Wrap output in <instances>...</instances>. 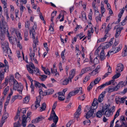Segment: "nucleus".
Segmentation results:
<instances>
[{
  "label": "nucleus",
  "mask_w": 127,
  "mask_h": 127,
  "mask_svg": "<svg viewBox=\"0 0 127 127\" xmlns=\"http://www.w3.org/2000/svg\"><path fill=\"white\" fill-rule=\"evenodd\" d=\"M4 63L5 64L4 65V67H5V68L4 69V72H8V71L9 67L8 62L6 59H4Z\"/></svg>",
  "instance_id": "21"
},
{
  "label": "nucleus",
  "mask_w": 127,
  "mask_h": 127,
  "mask_svg": "<svg viewBox=\"0 0 127 127\" xmlns=\"http://www.w3.org/2000/svg\"><path fill=\"white\" fill-rule=\"evenodd\" d=\"M127 55V47H126V49L124 50L122 53V56L123 57Z\"/></svg>",
  "instance_id": "49"
},
{
  "label": "nucleus",
  "mask_w": 127,
  "mask_h": 127,
  "mask_svg": "<svg viewBox=\"0 0 127 127\" xmlns=\"http://www.w3.org/2000/svg\"><path fill=\"white\" fill-rule=\"evenodd\" d=\"M23 87L22 85H20L18 87L17 91L19 92L20 94H22V92L23 90Z\"/></svg>",
  "instance_id": "37"
},
{
  "label": "nucleus",
  "mask_w": 127,
  "mask_h": 127,
  "mask_svg": "<svg viewBox=\"0 0 127 127\" xmlns=\"http://www.w3.org/2000/svg\"><path fill=\"white\" fill-rule=\"evenodd\" d=\"M33 82H34V85L35 87L38 88L40 87L41 86V84L35 80H33Z\"/></svg>",
  "instance_id": "44"
},
{
  "label": "nucleus",
  "mask_w": 127,
  "mask_h": 127,
  "mask_svg": "<svg viewBox=\"0 0 127 127\" xmlns=\"http://www.w3.org/2000/svg\"><path fill=\"white\" fill-rule=\"evenodd\" d=\"M123 27L117 28L116 29V33L115 35V36L116 38H117L120 35L121 31L123 30Z\"/></svg>",
  "instance_id": "15"
},
{
  "label": "nucleus",
  "mask_w": 127,
  "mask_h": 127,
  "mask_svg": "<svg viewBox=\"0 0 127 127\" xmlns=\"http://www.w3.org/2000/svg\"><path fill=\"white\" fill-rule=\"evenodd\" d=\"M20 111L18 110L17 112L16 115L14 118V120L15 121H16L17 120L18 118V117H19L20 115Z\"/></svg>",
  "instance_id": "56"
},
{
  "label": "nucleus",
  "mask_w": 127,
  "mask_h": 127,
  "mask_svg": "<svg viewBox=\"0 0 127 127\" xmlns=\"http://www.w3.org/2000/svg\"><path fill=\"white\" fill-rule=\"evenodd\" d=\"M115 53V51H114V50H111L109 51L107 53V54L106 55L107 56H108V57H109V56L110 55L113 54Z\"/></svg>",
  "instance_id": "45"
},
{
  "label": "nucleus",
  "mask_w": 127,
  "mask_h": 127,
  "mask_svg": "<svg viewBox=\"0 0 127 127\" xmlns=\"http://www.w3.org/2000/svg\"><path fill=\"white\" fill-rule=\"evenodd\" d=\"M103 113L102 110H100L98 111L96 113V116L97 117L99 118H101L102 116Z\"/></svg>",
  "instance_id": "39"
},
{
  "label": "nucleus",
  "mask_w": 127,
  "mask_h": 127,
  "mask_svg": "<svg viewBox=\"0 0 127 127\" xmlns=\"http://www.w3.org/2000/svg\"><path fill=\"white\" fill-rule=\"evenodd\" d=\"M15 32L18 37H19V38L22 39L21 36V34L19 32L17 31H15Z\"/></svg>",
  "instance_id": "62"
},
{
  "label": "nucleus",
  "mask_w": 127,
  "mask_h": 127,
  "mask_svg": "<svg viewBox=\"0 0 127 127\" xmlns=\"http://www.w3.org/2000/svg\"><path fill=\"white\" fill-rule=\"evenodd\" d=\"M101 80V78L100 77H97L94 80L93 83H94L95 85L98 83Z\"/></svg>",
  "instance_id": "40"
},
{
  "label": "nucleus",
  "mask_w": 127,
  "mask_h": 127,
  "mask_svg": "<svg viewBox=\"0 0 127 127\" xmlns=\"http://www.w3.org/2000/svg\"><path fill=\"white\" fill-rule=\"evenodd\" d=\"M54 90L52 89H48V90L45 91L44 93L46 94V95H51L53 94L54 92Z\"/></svg>",
  "instance_id": "30"
},
{
  "label": "nucleus",
  "mask_w": 127,
  "mask_h": 127,
  "mask_svg": "<svg viewBox=\"0 0 127 127\" xmlns=\"http://www.w3.org/2000/svg\"><path fill=\"white\" fill-rule=\"evenodd\" d=\"M82 15L83 20V21L86 20L87 18L86 16V14L83 11L82 12Z\"/></svg>",
  "instance_id": "42"
},
{
  "label": "nucleus",
  "mask_w": 127,
  "mask_h": 127,
  "mask_svg": "<svg viewBox=\"0 0 127 127\" xmlns=\"http://www.w3.org/2000/svg\"><path fill=\"white\" fill-rule=\"evenodd\" d=\"M101 15H103V13L105 12V9L104 8L103 5L101 6Z\"/></svg>",
  "instance_id": "61"
},
{
  "label": "nucleus",
  "mask_w": 127,
  "mask_h": 127,
  "mask_svg": "<svg viewBox=\"0 0 127 127\" xmlns=\"http://www.w3.org/2000/svg\"><path fill=\"white\" fill-rule=\"evenodd\" d=\"M44 118L41 116H40L36 118L33 120L32 121V123H36L39 122V121L44 119Z\"/></svg>",
  "instance_id": "12"
},
{
  "label": "nucleus",
  "mask_w": 127,
  "mask_h": 127,
  "mask_svg": "<svg viewBox=\"0 0 127 127\" xmlns=\"http://www.w3.org/2000/svg\"><path fill=\"white\" fill-rule=\"evenodd\" d=\"M27 76L28 77V79L30 80V81L31 82V84L30 87L32 89L31 92L33 94L34 93V87L33 85V80H32V78L28 74H27Z\"/></svg>",
  "instance_id": "7"
},
{
  "label": "nucleus",
  "mask_w": 127,
  "mask_h": 127,
  "mask_svg": "<svg viewBox=\"0 0 127 127\" xmlns=\"http://www.w3.org/2000/svg\"><path fill=\"white\" fill-rule=\"evenodd\" d=\"M30 99V97L29 96H27L25 97L23 100V101L25 103H27L29 101Z\"/></svg>",
  "instance_id": "50"
},
{
  "label": "nucleus",
  "mask_w": 127,
  "mask_h": 127,
  "mask_svg": "<svg viewBox=\"0 0 127 127\" xmlns=\"http://www.w3.org/2000/svg\"><path fill=\"white\" fill-rule=\"evenodd\" d=\"M8 79L9 78L8 77H7L5 78V82L2 84L3 85H4V84H5V86H6L8 83Z\"/></svg>",
  "instance_id": "54"
},
{
  "label": "nucleus",
  "mask_w": 127,
  "mask_h": 127,
  "mask_svg": "<svg viewBox=\"0 0 127 127\" xmlns=\"http://www.w3.org/2000/svg\"><path fill=\"white\" fill-rule=\"evenodd\" d=\"M104 53V50L102 49L100 53V57H100V59L101 61L104 60L105 59V56Z\"/></svg>",
  "instance_id": "22"
},
{
  "label": "nucleus",
  "mask_w": 127,
  "mask_h": 127,
  "mask_svg": "<svg viewBox=\"0 0 127 127\" xmlns=\"http://www.w3.org/2000/svg\"><path fill=\"white\" fill-rule=\"evenodd\" d=\"M82 90V87H80L77 88V89L76 90L74 91L75 94L78 93V92Z\"/></svg>",
  "instance_id": "51"
},
{
  "label": "nucleus",
  "mask_w": 127,
  "mask_h": 127,
  "mask_svg": "<svg viewBox=\"0 0 127 127\" xmlns=\"http://www.w3.org/2000/svg\"><path fill=\"white\" fill-rule=\"evenodd\" d=\"M30 66L32 69L34 68L35 67L32 62H30L29 64H27L26 65L27 69L29 72L33 75V70L30 68Z\"/></svg>",
  "instance_id": "3"
},
{
  "label": "nucleus",
  "mask_w": 127,
  "mask_h": 127,
  "mask_svg": "<svg viewBox=\"0 0 127 127\" xmlns=\"http://www.w3.org/2000/svg\"><path fill=\"white\" fill-rule=\"evenodd\" d=\"M81 107L80 105L79 106L76 112L74 114V117L77 118H78L81 113Z\"/></svg>",
  "instance_id": "6"
},
{
  "label": "nucleus",
  "mask_w": 127,
  "mask_h": 127,
  "mask_svg": "<svg viewBox=\"0 0 127 127\" xmlns=\"http://www.w3.org/2000/svg\"><path fill=\"white\" fill-rule=\"evenodd\" d=\"M30 22L28 20L26 21L25 24V27L26 28H29L30 27Z\"/></svg>",
  "instance_id": "52"
},
{
  "label": "nucleus",
  "mask_w": 127,
  "mask_h": 127,
  "mask_svg": "<svg viewBox=\"0 0 127 127\" xmlns=\"http://www.w3.org/2000/svg\"><path fill=\"white\" fill-rule=\"evenodd\" d=\"M9 87L7 86L6 87L4 90L3 92V94L4 95H6L7 94V92L9 90Z\"/></svg>",
  "instance_id": "58"
},
{
  "label": "nucleus",
  "mask_w": 127,
  "mask_h": 127,
  "mask_svg": "<svg viewBox=\"0 0 127 127\" xmlns=\"http://www.w3.org/2000/svg\"><path fill=\"white\" fill-rule=\"evenodd\" d=\"M90 76H87L84 79L83 81L84 83V82H86L90 79Z\"/></svg>",
  "instance_id": "60"
},
{
  "label": "nucleus",
  "mask_w": 127,
  "mask_h": 127,
  "mask_svg": "<svg viewBox=\"0 0 127 127\" xmlns=\"http://www.w3.org/2000/svg\"><path fill=\"white\" fill-rule=\"evenodd\" d=\"M90 110L86 114V118L88 119L91 117L93 115L95 109H91V107Z\"/></svg>",
  "instance_id": "13"
},
{
  "label": "nucleus",
  "mask_w": 127,
  "mask_h": 127,
  "mask_svg": "<svg viewBox=\"0 0 127 127\" xmlns=\"http://www.w3.org/2000/svg\"><path fill=\"white\" fill-rule=\"evenodd\" d=\"M106 39V37H104L103 38L99 39L97 41V42H103L105 41Z\"/></svg>",
  "instance_id": "63"
},
{
  "label": "nucleus",
  "mask_w": 127,
  "mask_h": 127,
  "mask_svg": "<svg viewBox=\"0 0 127 127\" xmlns=\"http://www.w3.org/2000/svg\"><path fill=\"white\" fill-rule=\"evenodd\" d=\"M8 117V113H6V112H4L3 115L2 117L5 119H6Z\"/></svg>",
  "instance_id": "64"
},
{
  "label": "nucleus",
  "mask_w": 127,
  "mask_h": 127,
  "mask_svg": "<svg viewBox=\"0 0 127 127\" xmlns=\"http://www.w3.org/2000/svg\"><path fill=\"white\" fill-rule=\"evenodd\" d=\"M120 109H119L116 112V113L115 115L114 118L113 120H112L110 122V123H114V121L115 119L119 115V113L120 112Z\"/></svg>",
  "instance_id": "23"
},
{
  "label": "nucleus",
  "mask_w": 127,
  "mask_h": 127,
  "mask_svg": "<svg viewBox=\"0 0 127 127\" xmlns=\"http://www.w3.org/2000/svg\"><path fill=\"white\" fill-rule=\"evenodd\" d=\"M116 72L117 73L112 77L113 79L111 80H114V81L113 82H111V83H113L115 81V79L118 78L121 75V74L119 72H117V71H116Z\"/></svg>",
  "instance_id": "29"
},
{
  "label": "nucleus",
  "mask_w": 127,
  "mask_h": 127,
  "mask_svg": "<svg viewBox=\"0 0 127 127\" xmlns=\"http://www.w3.org/2000/svg\"><path fill=\"white\" fill-rule=\"evenodd\" d=\"M3 40L1 41V47L2 49H5L9 48L8 43L7 41H5L3 42Z\"/></svg>",
  "instance_id": "11"
},
{
  "label": "nucleus",
  "mask_w": 127,
  "mask_h": 127,
  "mask_svg": "<svg viewBox=\"0 0 127 127\" xmlns=\"http://www.w3.org/2000/svg\"><path fill=\"white\" fill-rule=\"evenodd\" d=\"M30 34H32V38L34 39L35 35V30L33 28H32V29L30 31Z\"/></svg>",
  "instance_id": "36"
},
{
  "label": "nucleus",
  "mask_w": 127,
  "mask_h": 127,
  "mask_svg": "<svg viewBox=\"0 0 127 127\" xmlns=\"http://www.w3.org/2000/svg\"><path fill=\"white\" fill-rule=\"evenodd\" d=\"M30 58L31 61H32L34 59V56L35 55V53H30L29 54Z\"/></svg>",
  "instance_id": "46"
},
{
  "label": "nucleus",
  "mask_w": 127,
  "mask_h": 127,
  "mask_svg": "<svg viewBox=\"0 0 127 127\" xmlns=\"http://www.w3.org/2000/svg\"><path fill=\"white\" fill-rule=\"evenodd\" d=\"M40 109H39L40 111H42L45 110L46 108V104L45 103H43L42 104L41 106L40 107Z\"/></svg>",
  "instance_id": "32"
},
{
  "label": "nucleus",
  "mask_w": 127,
  "mask_h": 127,
  "mask_svg": "<svg viewBox=\"0 0 127 127\" xmlns=\"http://www.w3.org/2000/svg\"><path fill=\"white\" fill-rule=\"evenodd\" d=\"M69 81L68 79L66 78L61 82V84L63 85H66L68 84V82Z\"/></svg>",
  "instance_id": "33"
},
{
  "label": "nucleus",
  "mask_w": 127,
  "mask_h": 127,
  "mask_svg": "<svg viewBox=\"0 0 127 127\" xmlns=\"http://www.w3.org/2000/svg\"><path fill=\"white\" fill-rule=\"evenodd\" d=\"M113 85H117L118 86H119V87L120 88V87H123V85H125V82L123 83V81H121L118 84L116 82H115L113 84Z\"/></svg>",
  "instance_id": "26"
},
{
  "label": "nucleus",
  "mask_w": 127,
  "mask_h": 127,
  "mask_svg": "<svg viewBox=\"0 0 127 127\" xmlns=\"http://www.w3.org/2000/svg\"><path fill=\"white\" fill-rule=\"evenodd\" d=\"M53 120V123L51 125V127H56V124L58 122V117H54L51 120Z\"/></svg>",
  "instance_id": "14"
},
{
  "label": "nucleus",
  "mask_w": 127,
  "mask_h": 127,
  "mask_svg": "<svg viewBox=\"0 0 127 127\" xmlns=\"http://www.w3.org/2000/svg\"><path fill=\"white\" fill-rule=\"evenodd\" d=\"M19 97L20 98H22V96L20 95H17L13 96L12 97L11 100V103H13V102Z\"/></svg>",
  "instance_id": "24"
},
{
  "label": "nucleus",
  "mask_w": 127,
  "mask_h": 127,
  "mask_svg": "<svg viewBox=\"0 0 127 127\" xmlns=\"http://www.w3.org/2000/svg\"><path fill=\"white\" fill-rule=\"evenodd\" d=\"M111 112V111L110 109L105 111V113H103V114H104L107 117H109L110 115Z\"/></svg>",
  "instance_id": "35"
},
{
  "label": "nucleus",
  "mask_w": 127,
  "mask_h": 127,
  "mask_svg": "<svg viewBox=\"0 0 127 127\" xmlns=\"http://www.w3.org/2000/svg\"><path fill=\"white\" fill-rule=\"evenodd\" d=\"M75 95L76 94L74 91H72L69 93L68 94V96L70 98L71 96L74 95Z\"/></svg>",
  "instance_id": "55"
},
{
  "label": "nucleus",
  "mask_w": 127,
  "mask_h": 127,
  "mask_svg": "<svg viewBox=\"0 0 127 127\" xmlns=\"http://www.w3.org/2000/svg\"><path fill=\"white\" fill-rule=\"evenodd\" d=\"M58 99L60 101L64 100L65 99L64 95H63L62 96H58Z\"/></svg>",
  "instance_id": "57"
},
{
  "label": "nucleus",
  "mask_w": 127,
  "mask_h": 127,
  "mask_svg": "<svg viewBox=\"0 0 127 127\" xmlns=\"http://www.w3.org/2000/svg\"><path fill=\"white\" fill-rule=\"evenodd\" d=\"M98 100L96 98L94 99L93 102L92 104V106L91 107V109H95L98 106V103L97 102Z\"/></svg>",
  "instance_id": "5"
},
{
  "label": "nucleus",
  "mask_w": 127,
  "mask_h": 127,
  "mask_svg": "<svg viewBox=\"0 0 127 127\" xmlns=\"http://www.w3.org/2000/svg\"><path fill=\"white\" fill-rule=\"evenodd\" d=\"M57 101H55L52 107V112L50 114V117L48 119L50 121L51 120H52V119L54 117H57L54 111V109H55L56 108L57 105Z\"/></svg>",
  "instance_id": "1"
},
{
  "label": "nucleus",
  "mask_w": 127,
  "mask_h": 127,
  "mask_svg": "<svg viewBox=\"0 0 127 127\" xmlns=\"http://www.w3.org/2000/svg\"><path fill=\"white\" fill-rule=\"evenodd\" d=\"M110 106V105H108L105 104L102 106V108L101 110L102 112L103 113H104L106 111L108 110L109 109H110L109 108Z\"/></svg>",
  "instance_id": "20"
},
{
  "label": "nucleus",
  "mask_w": 127,
  "mask_h": 127,
  "mask_svg": "<svg viewBox=\"0 0 127 127\" xmlns=\"http://www.w3.org/2000/svg\"><path fill=\"white\" fill-rule=\"evenodd\" d=\"M3 52V54L5 56H7V55L9 56L10 54L12 53L10 49L9 48L5 49H2Z\"/></svg>",
  "instance_id": "8"
},
{
  "label": "nucleus",
  "mask_w": 127,
  "mask_h": 127,
  "mask_svg": "<svg viewBox=\"0 0 127 127\" xmlns=\"http://www.w3.org/2000/svg\"><path fill=\"white\" fill-rule=\"evenodd\" d=\"M75 69H72L71 70V73L70 74L68 79L71 82V79L73 78L75 75Z\"/></svg>",
  "instance_id": "17"
},
{
  "label": "nucleus",
  "mask_w": 127,
  "mask_h": 127,
  "mask_svg": "<svg viewBox=\"0 0 127 127\" xmlns=\"http://www.w3.org/2000/svg\"><path fill=\"white\" fill-rule=\"evenodd\" d=\"M8 79L9 82L10 84L12 82H14V80H16L15 79H14V76L13 75H10Z\"/></svg>",
  "instance_id": "38"
},
{
  "label": "nucleus",
  "mask_w": 127,
  "mask_h": 127,
  "mask_svg": "<svg viewBox=\"0 0 127 127\" xmlns=\"http://www.w3.org/2000/svg\"><path fill=\"white\" fill-rule=\"evenodd\" d=\"M97 13L99 14V15L97 16L95 18V19L97 22H98L99 21L101 22V17L103 16V15L99 14V12L98 11H97Z\"/></svg>",
  "instance_id": "25"
},
{
  "label": "nucleus",
  "mask_w": 127,
  "mask_h": 127,
  "mask_svg": "<svg viewBox=\"0 0 127 127\" xmlns=\"http://www.w3.org/2000/svg\"><path fill=\"white\" fill-rule=\"evenodd\" d=\"M112 24L113 23H111V24L109 23V24L105 30V32H109L112 28Z\"/></svg>",
  "instance_id": "27"
},
{
  "label": "nucleus",
  "mask_w": 127,
  "mask_h": 127,
  "mask_svg": "<svg viewBox=\"0 0 127 127\" xmlns=\"http://www.w3.org/2000/svg\"><path fill=\"white\" fill-rule=\"evenodd\" d=\"M125 10V8L124 7L121 10V11H120L118 15V16L119 18H121L122 15L124 12V11Z\"/></svg>",
  "instance_id": "43"
},
{
  "label": "nucleus",
  "mask_w": 127,
  "mask_h": 127,
  "mask_svg": "<svg viewBox=\"0 0 127 127\" xmlns=\"http://www.w3.org/2000/svg\"><path fill=\"white\" fill-rule=\"evenodd\" d=\"M105 91L102 92L99 96L98 100L99 103H101L103 100V98L105 96Z\"/></svg>",
  "instance_id": "16"
},
{
  "label": "nucleus",
  "mask_w": 127,
  "mask_h": 127,
  "mask_svg": "<svg viewBox=\"0 0 127 127\" xmlns=\"http://www.w3.org/2000/svg\"><path fill=\"white\" fill-rule=\"evenodd\" d=\"M4 72L1 71H0V80L2 81L4 78Z\"/></svg>",
  "instance_id": "34"
},
{
  "label": "nucleus",
  "mask_w": 127,
  "mask_h": 127,
  "mask_svg": "<svg viewBox=\"0 0 127 127\" xmlns=\"http://www.w3.org/2000/svg\"><path fill=\"white\" fill-rule=\"evenodd\" d=\"M127 98L126 96H124L123 97L120 98L119 97H117L115 98L116 102L117 104L119 103H124L125 100V99Z\"/></svg>",
  "instance_id": "4"
},
{
  "label": "nucleus",
  "mask_w": 127,
  "mask_h": 127,
  "mask_svg": "<svg viewBox=\"0 0 127 127\" xmlns=\"http://www.w3.org/2000/svg\"><path fill=\"white\" fill-rule=\"evenodd\" d=\"M114 81V80H110L108 82H106L105 84L101 85L98 87V88L100 89H102L106 86L110 85L111 82H113Z\"/></svg>",
  "instance_id": "9"
},
{
  "label": "nucleus",
  "mask_w": 127,
  "mask_h": 127,
  "mask_svg": "<svg viewBox=\"0 0 127 127\" xmlns=\"http://www.w3.org/2000/svg\"><path fill=\"white\" fill-rule=\"evenodd\" d=\"M17 81L16 80H15L13 82V89L16 90L18 87L19 86Z\"/></svg>",
  "instance_id": "28"
},
{
  "label": "nucleus",
  "mask_w": 127,
  "mask_h": 127,
  "mask_svg": "<svg viewBox=\"0 0 127 127\" xmlns=\"http://www.w3.org/2000/svg\"><path fill=\"white\" fill-rule=\"evenodd\" d=\"M27 117L25 115H23L22 116V126L24 127H25L26 125Z\"/></svg>",
  "instance_id": "18"
},
{
  "label": "nucleus",
  "mask_w": 127,
  "mask_h": 127,
  "mask_svg": "<svg viewBox=\"0 0 127 127\" xmlns=\"http://www.w3.org/2000/svg\"><path fill=\"white\" fill-rule=\"evenodd\" d=\"M33 69H34V72H36V74H37L38 75L40 74L39 73V69L36 67H35L34 68H33Z\"/></svg>",
  "instance_id": "59"
},
{
  "label": "nucleus",
  "mask_w": 127,
  "mask_h": 127,
  "mask_svg": "<svg viewBox=\"0 0 127 127\" xmlns=\"http://www.w3.org/2000/svg\"><path fill=\"white\" fill-rule=\"evenodd\" d=\"M98 71H97V70H96V69H95V70H94L91 72L89 74L90 75H94L98 73Z\"/></svg>",
  "instance_id": "48"
},
{
  "label": "nucleus",
  "mask_w": 127,
  "mask_h": 127,
  "mask_svg": "<svg viewBox=\"0 0 127 127\" xmlns=\"http://www.w3.org/2000/svg\"><path fill=\"white\" fill-rule=\"evenodd\" d=\"M40 76L39 78L40 80L43 81L45 80L47 77V76L44 75H40Z\"/></svg>",
  "instance_id": "41"
},
{
  "label": "nucleus",
  "mask_w": 127,
  "mask_h": 127,
  "mask_svg": "<svg viewBox=\"0 0 127 127\" xmlns=\"http://www.w3.org/2000/svg\"><path fill=\"white\" fill-rule=\"evenodd\" d=\"M25 7L23 6V5L21 4L20 6V9L21 14H22L24 9H25Z\"/></svg>",
  "instance_id": "47"
},
{
  "label": "nucleus",
  "mask_w": 127,
  "mask_h": 127,
  "mask_svg": "<svg viewBox=\"0 0 127 127\" xmlns=\"http://www.w3.org/2000/svg\"><path fill=\"white\" fill-rule=\"evenodd\" d=\"M28 36V33L27 31H26L24 33V38L25 40L26 41H27L28 39L27 38Z\"/></svg>",
  "instance_id": "53"
},
{
  "label": "nucleus",
  "mask_w": 127,
  "mask_h": 127,
  "mask_svg": "<svg viewBox=\"0 0 127 127\" xmlns=\"http://www.w3.org/2000/svg\"><path fill=\"white\" fill-rule=\"evenodd\" d=\"M41 100V97L40 96H38L36 97V100L35 102V104H33L31 106L32 108H33L35 107V109L39 107L40 105V103Z\"/></svg>",
  "instance_id": "2"
},
{
  "label": "nucleus",
  "mask_w": 127,
  "mask_h": 127,
  "mask_svg": "<svg viewBox=\"0 0 127 127\" xmlns=\"http://www.w3.org/2000/svg\"><path fill=\"white\" fill-rule=\"evenodd\" d=\"M8 29H6V31L5 32V33L6 35H7V37H8L9 41L11 43H13L12 39V36L11 34H10L9 32L8 31Z\"/></svg>",
  "instance_id": "19"
},
{
  "label": "nucleus",
  "mask_w": 127,
  "mask_h": 127,
  "mask_svg": "<svg viewBox=\"0 0 127 127\" xmlns=\"http://www.w3.org/2000/svg\"><path fill=\"white\" fill-rule=\"evenodd\" d=\"M124 65L122 64H119L117 65V67L116 68V71L120 72L123 71L124 68Z\"/></svg>",
  "instance_id": "10"
},
{
  "label": "nucleus",
  "mask_w": 127,
  "mask_h": 127,
  "mask_svg": "<svg viewBox=\"0 0 127 127\" xmlns=\"http://www.w3.org/2000/svg\"><path fill=\"white\" fill-rule=\"evenodd\" d=\"M21 121L20 119L18 120V121L17 122H16L14 124V127H20L21 125L20 123Z\"/></svg>",
  "instance_id": "31"
}]
</instances>
